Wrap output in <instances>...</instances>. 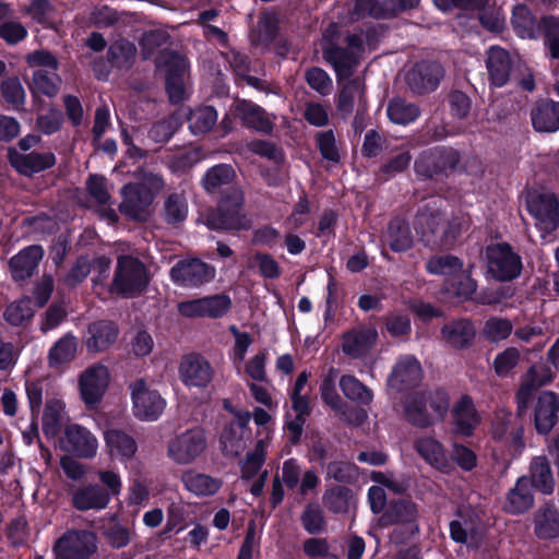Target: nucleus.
<instances>
[{
    "mask_svg": "<svg viewBox=\"0 0 559 559\" xmlns=\"http://www.w3.org/2000/svg\"><path fill=\"white\" fill-rule=\"evenodd\" d=\"M33 316L34 309L29 298H22L10 304L4 311L5 320L16 326L29 322Z\"/></svg>",
    "mask_w": 559,
    "mask_h": 559,
    "instance_id": "nucleus-58",
    "label": "nucleus"
},
{
    "mask_svg": "<svg viewBox=\"0 0 559 559\" xmlns=\"http://www.w3.org/2000/svg\"><path fill=\"white\" fill-rule=\"evenodd\" d=\"M534 532L542 539L559 536V510L555 504L546 503L535 512Z\"/></svg>",
    "mask_w": 559,
    "mask_h": 559,
    "instance_id": "nucleus-35",
    "label": "nucleus"
},
{
    "mask_svg": "<svg viewBox=\"0 0 559 559\" xmlns=\"http://www.w3.org/2000/svg\"><path fill=\"white\" fill-rule=\"evenodd\" d=\"M215 269L200 260L180 261L170 270L171 280L185 287H198L215 276Z\"/></svg>",
    "mask_w": 559,
    "mask_h": 559,
    "instance_id": "nucleus-16",
    "label": "nucleus"
},
{
    "mask_svg": "<svg viewBox=\"0 0 559 559\" xmlns=\"http://www.w3.org/2000/svg\"><path fill=\"white\" fill-rule=\"evenodd\" d=\"M269 443L266 439H260L254 445V449L247 453L245 460L241 463V472L243 478L253 477L264 463L266 449Z\"/></svg>",
    "mask_w": 559,
    "mask_h": 559,
    "instance_id": "nucleus-57",
    "label": "nucleus"
},
{
    "mask_svg": "<svg viewBox=\"0 0 559 559\" xmlns=\"http://www.w3.org/2000/svg\"><path fill=\"white\" fill-rule=\"evenodd\" d=\"M377 338L378 333L373 328L359 326L344 334L342 349L346 355L359 358L372 348Z\"/></svg>",
    "mask_w": 559,
    "mask_h": 559,
    "instance_id": "nucleus-24",
    "label": "nucleus"
},
{
    "mask_svg": "<svg viewBox=\"0 0 559 559\" xmlns=\"http://www.w3.org/2000/svg\"><path fill=\"white\" fill-rule=\"evenodd\" d=\"M64 413V403L61 400H50L47 402L43 415V430L46 436L55 437L60 429Z\"/></svg>",
    "mask_w": 559,
    "mask_h": 559,
    "instance_id": "nucleus-53",
    "label": "nucleus"
},
{
    "mask_svg": "<svg viewBox=\"0 0 559 559\" xmlns=\"http://www.w3.org/2000/svg\"><path fill=\"white\" fill-rule=\"evenodd\" d=\"M234 177L235 171L231 166L219 164L210 168L205 173L202 179V185L207 192L214 193L218 191L223 186L231 182Z\"/></svg>",
    "mask_w": 559,
    "mask_h": 559,
    "instance_id": "nucleus-50",
    "label": "nucleus"
},
{
    "mask_svg": "<svg viewBox=\"0 0 559 559\" xmlns=\"http://www.w3.org/2000/svg\"><path fill=\"white\" fill-rule=\"evenodd\" d=\"M185 488L198 497L212 496L221 488V480L210 475L187 471L182 475Z\"/></svg>",
    "mask_w": 559,
    "mask_h": 559,
    "instance_id": "nucleus-39",
    "label": "nucleus"
},
{
    "mask_svg": "<svg viewBox=\"0 0 559 559\" xmlns=\"http://www.w3.org/2000/svg\"><path fill=\"white\" fill-rule=\"evenodd\" d=\"M526 207L535 219L537 228L545 234L554 231L558 226V201L550 192L530 191L526 194Z\"/></svg>",
    "mask_w": 559,
    "mask_h": 559,
    "instance_id": "nucleus-12",
    "label": "nucleus"
},
{
    "mask_svg": "<svg viewBox=\"0 0 559 559\" xmlns=\"http://www.w3.org/2000/svg\"><path fill=\"white\" fill-rule=\"evenodd\" d=\"M551 380L552 372L549 367L545 365H535L531 367L523 377L522 384L518 393L519 409L526 407V403L535 389L551 382Z\"/></svg>",
    "mask_w": 559,
    "mask_h": 559,
    "instance_id": "nucleus-34",
    "label": "nucleus"
},
{
    "mask_svg": "<svg viewBox=\"0 0 559 559\" xmlns=\"http://www.w3.org/2000/svg\"><path fill=\"white\" fill-rule=\"evenodd\" d=\"M379 525L381 527L397 525L406 535H413L418 531L417 508L411 501H396L380 516Z\"/></svg>",
    "mask_w": 559,
    "mask_h": 559,
    "instance_id": "nucleus-20",
    "label": "nucleus"
},
{
    "mask_svg": "<svg viewBox=\"0 0 559 559\" xmlns=\"http://www.w3.org/2000/svg\"><path fill=\"white\" fill-rule=\"evenodd\" d=\"M534 504V496L531 489V481L527 477H520L514 487L506 495L503 510L512 515L528 511Z\"/></svg>",
    "mask_w": 559,
    "mask_h": 559,
    "instance_id": "nucleus-28",
    "label": "nucleus"
},
{
    "mask_svg": "<svg viewBox=\"0 0 559 559\" xmlns=\"http://www.w3.org/2000/svg\"><path fill=\"white\" fill-rule=\"evenodd\" d=\"M423 376L418 360L413 356H405L399 359L391 377L389 385L396 390H404L416 385Z\"/></svg>",
    "mask_w": 559,
    "mask_h": 559,
    "instance_id": "nucleus-26",
    "label": "nucleus"
},
{
    "mask_svg": "<svg viewBox=\"0 0 559 559\" xmlns=\"http://www.w3.org/2000/svg\"><path fill=\"white\" fill-rule=\"evenodd\" d=\"M60 78L56 71L36 70L33 74L31 90L35 95L53 97L59 91Z\"/></svg>",
    "mask_w": 559,
    "mask_h": 559,
    "instance_id": "nucleus-51",
    "label": "nucleus"
},
{
    "mask_svg": "<svg viewBox=\"0 0 559 559\" xmlns=\"http://www.w3.org/2000/svg\"><path fill=\"white\" fill-rule=\"evenodd\" d=\"M109 501L110 493L98 485L78 486L71 492V504L79 511H100Z\"/></svg>",
    "mask_w": 559,
    "mask_h": 559,
    "instance_id": "nucleus-21",
    "label": "nucleus"
},
{
    "mask_svg": "<svg viewBox=\"0 0 559 559\" xmlns=\"http://www.w3.org/2000/svg\"><path fill=\"white\" fill-rule=\"evenodd\" d=\"M463 262L454 255H435L426 263V270L433 275H441L450 280L462 271Z\"/></svg>",
    "mask_w": 559,
    "mask_h": 559,
    "instance_id": "nucleus-52",
    "label": "nucleus"
},
{
    "mask_svg": "<svg viewBox=\"0 0 559 559\" xmlns=\"http://www.w3.org/2000/svg\"><path fill=\"white\" fill-rule=\"evenodd\" d=\"M388 117L393 123L408 124L415 121L419 115V108L402 98H394L389 103Z\"/></svg>",
    "mask_w": 559,
    "mask_h": 559,
    "instance_id": "nucleus-47",
    "label": "nucleus"
},
{
    "mask_svg": "<svg viewBox=\"0 0 559 559\" xmlns=\"http://www.w3.org/2000/svg\"><path fill=\"white\" fill-rule=\"evenodd\" d=\"M448 409V393L438 389L409 396L404 411L411 424L426 428L442 420Z\"/></svg>",
    "mask_w": 559,
    "mask_h": 559,
    "instance_id": "nucleus-2",
    "label": "nucleus"
},
{
    "mask_svg": "<svg viewBox=\"0 0 559 559\" xmlns=\"http://www.w3.org/2000/svg\"><path fill=\"white\" fill-rule=\"evenodd\" d=\"M236 114L249 127L260 132H271L273 129V120L259 106L247 100L236 103Z\"/></svg>",
    "mask_w": 559,
    "mask_h": 559,
    "instance_id": "nucleus-37",
    "label": "nucleus"
},
{
    "mask_svg": "<svg viewBox=\"0 0 559 559\" xmlns=\"http://www.w3.org/2000/svg\"><path fill=\"white\" fill-rule=\"evenodd\" d=\"M340 386L344 395L354 402L369 404L373 399L372 392L353 376H343Z\"/></svg>",
    "mask_w": 559,
    "mask_h": 559,
    "instance_id": "nucleus-56",
    "label": "nucleus"
},
{
    "mask_svg": "<svg viewBox=\"0 0 559 559\" xmlns=\"http://www.w3.org/2000/svg\"><path fill=\"white\" fill-rule=\"evenodd\" d=\"M44 255L39 246H29L10 259V270L15 281L29 277Z\"/></svg>",
    "mask_w": 559,
    "mask_h": 559,
    "instance_id": "nucleus-32",
    "label": "nucleus"
},
{
    "mask_svg": "<svg viewBox=\"0 0 559 559\" xmlns=\"http://www.w3.org/2000/svg\"><path fill=\"white\" fill-rule=\"evenodd\" d=\"M158 66L166 73V91L174 104L183 102L189 94V64L186 58L175 52L164 53Z\"/></svg>",
    "mask_w": 559,
    "mask_h": 559,
    "instance_id": "nucleus-8",
    "label": "nucleus"
},
{
    "mask_svg": "<svg viewBox=\"0 0 559 559\" xmlns=\"http://www.w3.org/2000/svg\"><path fill=\"white\" fill-rule=\"evenodd\" d=\"M464 222L459 218L449 222L442 213L423 211L416 216L415 228L427 243L450 245L462 230Z\"/></svg>",
    "mask_w": 559,
    "mask_h": 559,
    "instance_id": "nucleus-4",
    "label": "nucleus"
},
{
    "mask_svg": "<svg viewBox=\"0 0 559 559\" xmlns=\"http://www.w3.org/2000/svg\"><path fill=\"white\" fill-rule=\"evenodd\" d=\"M512 61L507 50L492 46L487 51L486 68L490 82L496 87L507 84L510 78Z\"/></svg>",
    "mask_w": 559,
    "mask_h": 559,
    "instance_id": "nucleus-29",
    "label": "nucleus"
},
{
    "mask_svg": "<svg viewBox=\"0 0 559 559\" xmlns=\"http://www.w3.org/2000/svg\"><path fill=\"white\" fill-rule=\"evenodd\" d=\"M419 455L430 465L439 469L448 467V459L442 444L432 437L419 438L415 442Z\"/></svg>",
    "mask_w": 559,
    "mask_h": 559,
    "instance_id": "nucleus-40",
    "label": "nucleus"
},
{
    "mask_svg": "<svg viewBox=\"0 0 559 559\" xmlns=\"http://www.w3.org/2000/svg\"><path fill=\"white\" fill-rule=\"evenodd\" d=\"M135 53L136 48L134 44L126 39L116 40L108 50L109 61L118 68L129 67Z\"/></svg>",
    "mask_w": 559,
    "mask_h": 559,
    "instance_id": "nucleus-60",
    "label": "nucleus"
},
{
    "mask_svg": "<svg viewBox=\"0 0 559 559\" xmlns=\"http://www.w3.org/2000/svg\"><path fill=\"white\" fill-rule=\"evenodd\" d=\"M213 368L200 355L190 354L182 358L179 366V377L187 386L204 388L213 379Z\"/></svg>",
    "mask_w": 559,
    "mask_h": 559,
    "instance_id": "nucleus-19",
    "label": "nucleus"
},
{
    "mask_svg": "<svg viewBox=\"0 0 559 559\" xmlns=\"http://www.w3.org/2000/svg\"><path fill=\"white\" fill-rule=\"evenodd\" d=\"M10 160L12 166L20 173L31 176L35 173L43 171L52 167L56 164V157L52 153H37L32 152L27 154H19L16 152L10 153Z\"/></svg>",
    "mask_w": 559,
    "mask_h": 559,
    "instance_id": "nucleus-31",
    "label": "nucleus"
},
{
    "mask_svg": "<svg viewBox=\"0 0 559 559\" xmlns=\"http://www.w3.org/2000/svg\"><path fill=\"white\" fill-rule=\"evenodd\" d=\"M217 121V112L212 106H201L190 111L189 129L194 134L209 132Z\"/></svg>",
    "mask_w": 559,
    "mask_h": 559,
    "instance_id": "nucleus-48",
    "label": "nucleus"
},
{
    "mask_svg": "<svg viewBox=\"0 0 559 559\" xmlns=\"http://www.w3.org/2000/svg\"><path fill=\"white\" fill-rule=\"evenodd\" d=\"M167 520L163 530L164 535L170 533H179L186 527V520L188 518V509L182 501H173L167 507Z\"/></svg>",
    "mask_w": 559,
    "mask_h": 559,
    "instance_id": "nucleus-61",
    "label": "nucleus"
},
{
    "mask_svg": "<svg viewBox=\"0 0 559 559\" xmlns=\"http://www.w3.org/2000/svg\"><path fill=\"white\" fill-rule=\"evenodd\" d=\"M11 10L0 4V36L9 45L17 44L27 36L26 27L20 22L9 20Z\"/></svg>",
    "mask_w": 559,
    "mask_h": 559,
    "instance_id": "nucleus-44",
    "label": "nucleus"
},
{
    "mask_svg": "<svg viewBox=\"0 0 559 559\" xmlns=\"http://www.w3.org/2000/svg\"><path fill=\"white\" fill-rule=\"evenodd\" d=\"M189 213L186 197L182 193H170L164 201V215L168 224L177 225L182 223Z\"/></svg>",
    "mask_w": 559,
    "mask_h": 559,
    "instance_id": "nucleus-49",
    "label": "nucleus"
},
{
    "mask_svg": "<svg viewBox=\"0 0 559 559\" xmlns=\"http://www.w3.org/2000/svg\"><path fill=\"white\" fill-rule=\"evenodd\" d=\"M97 536L87 530H70L53 546L56 559H91L97 551Z\"/></svg>",
    "mask_w": 559,
    "mask_h": 559,
    "instance_id": "nucleus-9",
    "label": "nucleus"
},
{
    "mask_svg": "<svg viewBox=\"0 0 559 559\" xmlns=\"http://www.w3.org/2000/svg\"><path fill=\"white\" fill-rule=\"evenodd\" d=\"M61 447L78 457L92 459L97 454L98 440L85 427L73 424L66 428Z\"/></svg>",
    "mask_w": 559,
    "mask_h": 559,
    "instance_id": "nucleus-17",
    "label": "nucleus"
},
{
    "mask_svg": "<svg viewBox=\"0 0 559 559\" xmlns=\"http://www.w3.org/2000/svg\"><path fill=\"white\" fill-rule=\"evenodd\" d=\"M249 267H258L265 278H276L281 275L280 264L266 253H257L248 262Z\"/></svg>",
    "mask_w": 559,
    "mask_h": 559,
    "instance_id": "nucleus-64",
    "label": "nucleus"
},
{
    "mask_svg": "<svg viewBox=\"0 0 559 559\" xmlns=\"http://www.w3.org/2000/svg\"><path fill=\"white\" fill-rule=\"evenodd\" d=\"M242 204V191L233 189L230 194L221 201L216 211L201 213L200 219L211 229H248L251 221L241 213Z\"/></svg>",
    "mask_w": 559,
    "mask_h": 559,
    "instance_id": "nucleus-3",
    "label": "nucleus"
},
{
    "mask_svg": "<svg viewBox=\"0 0 559 559\" xmlns=\"http://www.w3.org/2000/svg\"><path fill=\"white\" fill-rule=\"evenodd\" d=\"M488 273L498 281H511L520 275L521 258L508 243H495L487 248Z\"/></svg>",
    "mask_w": 559,
    "mask_h": 559,
    "instance_id": "nucleus-10",
    "label": "nucleus"
},
{
    "mask_svg": "<svg viewBox=\"0 0 559 559\" xmlns=\"http://www.w3.org/2000/svg\"><path fill=\"white\" fill-rule=\"evenodd\" d=\"M512 25L521 38H535L538 24L532 12L525 5H516L513 9Z\"/></svg>",
    "mask_w": 559,
    "mask_h": 559,
    "instance_id": "nucleus-46",
    "label": "nucleus"
},
{
    "mask_svg": "<svg viewBox=\"0 0 559 559\" xmlns=\"http://www.w3.org/2000/svg\"><path fill=\"white\" fill-rule=\"evenodd\" d=\"M280 479L290 490L306 497L311 495L320 485V477L313 469L302 471L297 460L288 459L283 463Z\"/></svg>",
    "mask_w": 559,
    "mask_h": 559,
    "instance_id": "nucleus-15",
    "label": "nucleus"
},
{
    "mask_svg": "<svg viewBox=\"0 0 559 559\" xmlns=\"http://www.w3.org/2000/svg\"><path fill=\"white\" fill-rule=\"evenodd\" d=\"M118 328L109 321H97L88 325L85 346L91 353L108 349L118 338Z\"/></svg>",
    "mask_w": 559,
    "mask_h": 559,
    "instance_id": "nucleus-25",
    "label": "nucleus"
},
{
    "mask_svg": "<svg viewBox=\"0 0 559 559\" xmlns=\"http://www.w3.org/2000/svg\"><path fill=\"white\" fill-rule=\"evenodd\" d=\"M132 414L141 421L157 420L166 408V401L159 392L145 380L138 379L130 383Z\"/></svg>",
    "mask_w": 559,
    "mask_h": 559,
    "instance_id": "nucleus-6",
    "label": "nucleus"
},
{
    "mask_svg": "<svg viewBox=\"0 0 559 559\" xmlns=\"http://www.w3.org/2000/svg\"><path fill=\"white\" fill-rule=\"evenodd\" d=\"M455 432L462 436H471L479 424L472 399L464 395L453 406L452 409Z\"/></svg>",
    "mask_w": 559,
    "mask_h": 559,
    "instance_id": "nucleus-36",
    "label": "nucleus"
},
{
    "mask_svg": "<svg viewBox=\"0 0 559 559\" xmlns=\"http://www.w3.org/2000/svg\"><path fill=\"white\" fill-rule=\"evenodd\" d=\"M206 449V435L203 428L193 427L176 435L167 444V456L174 463H193Z\"/></svg>",
    "mask_w": 559,
    "mask_h": 559,
    "instance_id": "nucleus-7",
    "label": "nucleus"
},
{
    "mask_svg": "<svg viewBox=\"0 0 559 559\" xmlns=\"http://www.w3.org/2000/svg\"><path fill=\"white\" fill-rule=\"evenodd\" d=\"M559 412V397L554 392H543L535 406V427L547 435L556 425Z\"/></svg>",
    "mask_w": 559,
    "mask_h": 559,
    "instance_id": "nucleus-27",
    "label": "nucleus"
},
{
    "mask_svg": "<svg viewBox=\"0 0 559 559\" xmlns=\"http://www.w3.org/2000/svg\"><path fill=\"white\" fill-rule=\"evenodd\" d=\"M136 183H128L122 188V202L119 210L122 214L136 221H145L148 207L155 197L164 189V179L152 171L140 170Z\"/></svg>",
    "mask_w": 559,
    "mask_h": 559,
    "instance_id": "nucleus-1",
    "label": "nucleus"
},
{
    "mask_svg": "<svg viewBox=\"0 0 559 559\" xmlns=\"http://www.w3.org/2000/svg\"><path fill=\"white\" fill-rule=\"evenodd\" d=\"M532 123L536 131L555 132L559 129V103L546 100L532 111Z\"/></svg>",
    "mask_w": 559,
    "mask_h": 559,
    "instance_id": "nucleus-38",
    "label": "nucleus"
},
{
    "mask_svg": "<svg viewBox=\"0 0 559 559\" xmlns=\"http://www.w3.org/2000/svg\"><path fill=\"white\" fill-rule=\"evenodd\" d=\"M546 33H545V46L552 59H559V20L549 17L544 20ZM554 75L556 82L554 83V90L559 95V66L554 69Z\"/></svg>",
    "mask_w": 559,
    "mask_h": 559,
    "instance_id": "nucleus-54",
    "label": "nucleus"
},
{
    "mask_svg": "<svg viewBox=\"0 0 559 559\" xmlns=\"http://www.w3.org/2000/svg\"><path fill=\"white\" fill-rule=\"evenodd\" d=\"M76 337L72 334H66L50 348L48 354L49 365L51 367H57L70 362L76 356Z\"/></svg>",
    "mask_w": 559,
    "mask_h": 559,
    "instance_id": "nucleus-43",
    "label": "nucleus"
},
{
    "mask_svg": "<svg viewBox=\"0 0 559 559\" xmlns=\"http://www.w3.org/2000/svg\"><path fill=\"white\" fill-rule=\"evenodd\" d=\"M512 323L502 318H490L486 321L483 333L491 342L506 340L512 332Z\"/></svg>",
    "mask_w": 559,
    "mask_h": 559,
    "instance_id": "nucleus-63",
    "label": "nucleus"
},
{
    "mask_svg": "<svg viewBox=\"0 0 559 559\" xmlns=\"http://www.w3.org/2000/svg\"><path fill=\"white\" fill-rule=\"evenodd\" d=\"M531 480L534 486L545 495L555 489V479L548 460L545 456H536L531 463Z\"/></svg>",
    "mask_w": 559,
    "mask_h": 559,
    "instance_id": "nucleus-41",
    "label": "nucleus"
},
{
    "mask_svg": "<svg viewBox=\"0 0 559 559\" xmlns=\"http://www.w3.org/2000/svg\"><path fill=\"white\" fill-rule=\"evenodd\" d=\"M459 162L460 157L456 151L452 148L435 150L420 155L415 162V170L423 177H432L455 168Z\"/></svg>",
    "mask_w": 559,
    "mask_h": 559,
    "instance_id": "nucleus-18",
    "label": "nucleus"
},
{
    "mask_svg": "<svg viewBox=\"0 0 559 559\" xmlns=\"http://www.w3.org/2000/svg\"><path fill=\"white\" fill-rule=\"evenodd\" d=\"M385 241L393 251L408 250L413 245L408 225L401 219H393L389 225Z\"/></svg>",
    "mask_w": 559,
    "mask_h": 559,
    "instance_id": "nucleus-45",
    "label": "nucleus"
},
{
    "mask_svg": "<svg viewBox=\"0 0 559 559\" xmlns=\"http://www.w3.org/2000/svg\"><path fill=\"white\" fill-rule=\"evenodd\" d=\"M447 290L459 299H468L477 288L476 282L471 277L469 272H457L453 277L448 280Z\"/></svg>",
    "mask_w": 559,
    "mask_h": 559,
    "instance_id": "nucleus-59",
    "label": "nucleus"
},
{
    "mask_svg": "<svg viewBox=\"0 0 559 559\" xmlns=\"http://www.w3.org/2000/svg\"><path fill=\"white\" fill-rule=\"evenodd\" d=\"M364 100V84L361 80L354 79L346 82L338 94L337 109L349 115L353 112L356 104L360 105Z\"/></svg>",
    "mask_w": 559,
    "mask_h": 559,
    "instance_id": "nucleus-42",
    "label": "nucleus"
},
{
    "mask_svg": "<svg viewBox=\"0 0 559 559\" xmlns=\"http://www.w3.org/2000/svg\"><path fill=\"white\" fill-rule=\"evenodd\" d=\"M362 37L352 35L348 37V48L342 49L336 46H326L323 51L324 59L330 62L337 75L338 82L348 79L358 64V53L362 49Z\"/></svg>",
    "mask_w": 559,
    "mask_h": 559,
    "instance_id": "nucleus-14",
    "label": "nucleus"
},
{
    "mask_svg": "<svg viewBox=\"0 0 559 559\" xmlns=\"http://www.w3.org/2000/svg\"><path fill=\"white\" fill-rule=\"evenodd\" d=\"M442 76L439 63L423 62L407 73V83L415 93L423 94L436 90Z\"/></svg>",
    "mask_w": 559,
    "mask_h": 559,
    "instance_id": "nucleus-23",
    "label": "nucleus"
},
{
    "mask_svg": "<svg viewBox=\"0 0 559 559\" xmlns=\"http://www.w3.org/2000/svg\"><path fill=\"white\" fill-rule=\"evenodd\" d=\"M106 543L114 549H121L131 544L135 532L120 522H112L103 530Z\"/></svg>",
    "mask_w": 559,
    "mask_h": 559,
    "instance_id": "nucleus-55",
    "label": "nucleus"
},
{
    "mask_svg": "<svg viewBox=\"0 0 559 559\" xmlns=\"http://www.w3.org/2000/svg\"><path fill=\"white\" fill-rule=\"evenodd\" d=\"M110 382V372L106 365L95 362L79 376V391L82 401L88 407L100 403Z\"/></svg>",
    "mask_w": 559,
    "mask_h": 559,
    "instance_id": "nucleus-11",
    "label": "nucleus"
},
{
    "mask_svg": "<svg viewBox=\"0 0 559 559\" xmlns=\"http://www.w3.org/2000/svg\"><path fill=\"white\" fill-rule=\"evenodd\" d=\"M233 419L228 421L219 436L223 451L229 455H238L247 445L251 437L249 423L251 413L248 411L233 409Z\"/></svg>",
    "mask_w": 559,
    "mask_h": 559,
    "instance_id": "nucleus-13",
    "label": "nucleus"
},
{
    "mask_svg": "<svg viewBox=\"0 0 559 559\" xmlns=\"http://www.w3.org/2000/svg\"><path fill=\"white\" fill-rule=\"evenodd\" d=\"M521 353L515 347H508L493 359V369L499 377L508 376L520 362Z\"/></svg>",
    "mask_w": 559,
    "mask_h": 559,
    "instance_id": "nucleus-62",
    "label": "nucleus"
},
{
    "mask_svg": "<svg viewBox=\"0 0 559 559\" xmlns=\"http://www.w3.org/2000/svg\"><path fill=\"white\" fill-rule=\"evenodd\" d=\"M443 340L453 348L468 347L476 335V330L472 321L460 319L444 324L441 329Z\"/></svg>",
    "mask_w": 559,
    "mask_h": 559,
    "instance_id": "nucleus-33",
    "label": "nucleus"
},
{
    "mask_svg": "<svg viewBox=\"0 0 559 559\" xmlns=\"http://www.w3.org/2000/svg\"><path fill=\"white\" fill-rule=\"evenodd\" d=\"M491 435L497 440L510 443L515 450L523 445V427L519 419L508 411L500 409L496 413Z\"/></svg>",
    "mask_w": 559,
    "mask_h": 559,
    "instance_id": "nucleus-22",
    "label": "nucleus"
},
{
    "mask_svg": "<svg viewBox=\"0 0 559 559\" xmlns=\"http://www.w3.org/2000/svg\"><path fill=\"white\" fill-rule=\"evenodd\" d=\"M104 441L108 454L121 461L133 457L138 450L134 438L118 428L105 430Z\"/></svg>",
    "mask_w": 559,
    "mask_h": 559,
    "instance_id": "nucleus-30",
    "label": "nucleus"
},
{
    "mask_svg": "<svg viewBox=\"0 0 559 559\" xmlns=\"http://www.w3.org/2000/svg\"><path fill=\"white\" fill-rule=\"evenodd\" d=\"M148 275L144 264L131 255H120L112 282V289L123 296H134L144 290Z\"/></svg>",
    "mask_w": 559,
    "mask_h": 559,
    "instance_id": "nucleus-5",
    "label": "nucleus"
}]
</instances>
